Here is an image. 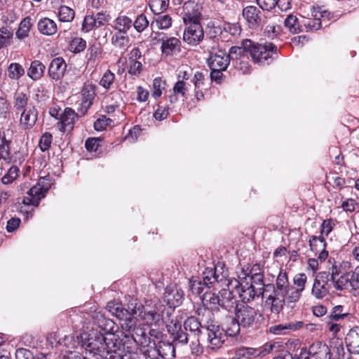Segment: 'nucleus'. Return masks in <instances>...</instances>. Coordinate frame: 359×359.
<instances>
[{"mask_svg": "<svg viewBox=\"0 0 359 359\" xmlns=\"http://www.w3.org/2000/svg\"><path fill=\"white\" fill-rule=\"evenodd\" d=\"M292 285H290L288 274L285 270L280 269L276 283H269L261 292H266L265 303L270 305L272 313L279 314L285 305L293 308L295 300L291 299Z\"/></svg>", "mask_w": 359, "mask_h": 359, "instance_id": "f257e3e1", "label": "nucleus"}, {"mask_svg": "<svg viewBox=\"0 0 359 359\" xmlns=\"http://www.w3.org/2000/svg\"><path fill=\"white\" fill-rule=\"evenodd\" d=\"M91 318L93 325L100 329L97 342H107L113 345L123 344V340L115 334V328L117 327L113 320L107 317L102 311L96 310L92 312Z\"/></svg>", "mask_w": 359, "mask_h": 359, "instance_id": "f03ea898", "label": "nucleus"}, {"mask_svg": "<svg viewBox=\"0 0 359 359\" xmlns=\"http://www.w3.org/2000/svg\"><path fill=\"white\" fill-rule=\"evenodd\" d=\"M242 46L256 63L269 64L273 55H277V46L271 42L259 43L250 39L243 40Z\"/></svg>", "mask_w": 359, "mask_h": 359, "instance_id": "7ed1b4c3", "label": "nucleus"}, {"mask_svg": "<svg viewBox=\"0 0 359 359\" xmlns=\"http://www.w3.org/2000/svg\"><path fill=\"white\" fill-rule=\"evenodd\" d=\"M237 320L243 329L257 330L263 320L262 315L257 309L247 304L241 305L234 311Z\"/></svg>", "mask_w": 359, "mask_h": 359, "instance_id": "20e7f679", "label": "nucleus"}, {"mask_svg": "<svg viewBox=\"0 0 359 359\" xmlns=\"http://www.w3.org/2000/svg\"><path fill=\"white\" fill-rule=\"evenodd\" d=\"M328 262L331 264L328 271L331 274V281L333 287L339 291L346 290L350 272L348 270L351 268V264L348 262H337L332 257L329 258Z\"/></svg>", "mask_w": 359, "mask_h": 359, "instance_id": "39448f33", "label": "nucleus"}, {"mask_svg": "<svg viewBox=\"0 0 359 359\" xmlns=\"http://www.w3.org/2000/svg\"><path fill=\"white\" fill-rule=\"evenodd\" d=\"M242 16L246 21L249 29L257 30L263 29V26L267 23L270 17L263 13L259 7L250 5L244 7L242 11Z\"/></svg>", "mask_w": 359, "mask_h": 359, "instance_id": "423d86ee", "label": "nucleus"}, {"mask_svg": "<svg viewBox=\"0 0 359 359\" xmlns=\"http://www.w3.org/2000/svg\"><path fill=\"white\" fill-rule=\"evenodd\" d=\"M165 313L168 318L172 314L170 310L165 309L164 305L155 304L153 307L148 305L142 320L146 322V325L148 327H163L165 324Z\"/></svg>", "mask_w": 359, "mask_h": 359, "instance_id": "0eeeda50", "label": "nucleus"}, {"mask_svg": "<svg viewBox=\"0 0 359 359\" xmlns=\"http://www.w3.org/2000/svg\"><path fill=\"white\" fill-rule=\"evenodd\" d=\"M175 346L172 342L160 340L153 342L150 349L144 351V357L150 359H174L175 358Z\"/></svg>", "mask_w": 359, "mask_h": 359, "instance_id": "6e6552de", "label": "nucleus"}, {"mask_svg": "<svg viewBox=\"0 0 359 359\" xmlns=\"http://www.w3.org/2000/svg\"><path fill=\"white\" fill-rule=\"evenodd\" d=\"M154 39L161 43V50L163 55L171 57L182 51V43L176 37H168L165 34L158 32L156 34Z\"/></svg>", "mask_w": 359, "mask_h": 359, "instance_id": "1a4fd4ad", "label": "nucleus"}, {"mask_svg": "<svg viewBox=\"0 0 359 359\" xmlns=\"http://www.w3.org/2000/svg\"><path fill=\"white\" fill-rule=\"evenodd\" d=\"M203 328L204 330L203 334L207 335L211 348L212 349L220 348L225 341L226 337L223 328H221L217 323L213 322L210 323L208 322L205 327Z\"/></svg>", "mask_w": 359, "mask_h": 359, "instance_id": "9d476101", "label": "nucleus"}, {"mask_svg": "<svg viewBox=\"0 0 359 359\" xmlns=\"http://www.w3.org/2000/svg\"><path fill=\"white\" fill-rule=\"evenodd\" d=\"M167 332L172 338V342L175 346H184L188 344L189 334L178 320H171L170 324H166Z\"/></svg>", "mask_w": 359, "mask_h": 359, "instance_id": "9b49d317", "label": "nucleus"}, {"mask_svg": "<svg viewBox=\"0 0 359 359\" xmlns=\"http://www.w3.org/2000/svg\"><path fill=\"white\" fill-rule=\"evenodd\" d=\"M202 9V4L194 0L186 1L183 5L182 13L184 24L188 25L189 22H201Z\"/></svg>", "mask_w": 359, "mask_h": 359, "instance_id": "f8f14e48", "label": "nucleus"}, {"mask_svg": "<svg viewBox=\"0 0 359 359\" xmlns=\"http://www.w3.org/2000/svg\"><path fill=\"white\" fill-rule=\"evenodd\" d=\"M183 40L191 46L198 45L204 37V32L201 22H189L185 25Z\"/></svg>", "mask_w": 359, "mask_h": 359, "instance_id": "ddd939ff", "label": "nucleus"}, {"mask_svg": "<svg viewBox=\"0 0 359 359\" xmlns=\"http://www.w3.org/2000/svg\"><path fill=\"white\" fill-rule=\"evenodd\" d=\"M96 89L97 86L95 84L84 83L81 91L82 97L81 108L78 109L81 116H84L92 106L96 96Z\"/></svg>", "mask_w": 359, "mask_h": 359, "instance_id": "4468645a", "label": "nucleus"}, {"mask_svg": "<svg viewBox=\"0 0 359 359\" xmlns=\"http://www.w3.org/2000/svg\"><path fill=\"white\" fill-rule=\"evenodd\" d=\"M184 296V292L180 287L176 285H169L165 287L163 300L170 309H175L182 304Z\"/></svg>", "mask_w": 359, "mask_h": 359, "instance_id": "2eb2a0df", "label": "nucleus"}, {"mask_svg": "<svg viewBox=\"0 0 359 359\" xmlns=\"http://www.w3.org/2000/svg\"><path fill=\"white\" fill-rule=\"evenodd\" d=\"M272 348L273 346L271 344H266L264 349L243 346L236 350L235 357L236 359H255L257 357L264 356Z\"/></svg>", "mask_w": 359, "mask_h": 359, "instance_id": "dca6fc26", "label": "nucleus"}, {"mask_svg": "<svg viewBox=\"0 0 359 359\" xmlns=\"http://www.w3.org/2000/svg\"><path fill=\"white\" fill-rule=\"evenodd\" d=\"M219 310L222 309L228 312H232L238 307L236 297L230 289H221L219 291Z\"/></svg>", "mask_w": 359, "mask_h": 359, "instance_id": "f3484780", "label": "nucleus"}, {"mask_svg": "<svg viewBox=\"0 0 359 359\" xmlns=\"http://www.w3.org/2000/svg\"><path fill=\"white\" fill-rule=\"evenodd\" d=\"M67 70V64L62 57L53 58L48 69V74L50 79L59 81L63 78Z\"/></svg>", "mask_w": 359, "mask_h": 359, "instance_id": "a211bd4d", "label": "nucleus"}, {"mask_svg": "<svg viewBox=\"0 0 359 359\" xmlns=\"http://www.w3.org/2000/svg\"><path fill=\"white\" fill-rule=\"evenodd\" d=\"M208 63L209 67L226 69L230 63L229 56L225 50L217 48L215 52L210 53Z\"/></svg>", "mask_w": 359, "mask_h": 359, "instance_id": "6ab92c4d", "label": "nucleus"}, {"mask_svg": "<svg viewBox=\"0 0 359 359\" xmlns=\"http://www.w3.org/2000/svg\"><path fill=\"white\" fill-rule=\"evenodd\" d=\"M191 81L194 84L195 97L198 101H201L204 98V92L209 89L205 75L201 72H196Z\"/></svg>", "mask_w": 359, "mask_h": 359, "instance_id": "aec40b11", "label": "nucleus"}, {"mask_svg": "<svg viewBox=\"0 0 359 359\" xmlns=\"http://www.w3.org/2000/svg\"><path fill=\"white\" fill-rule=\"evenodd\" d=\"M79 116V114L75 113L72 108L66 107L61 114L60 121L57 124L60 126L59 130L63 133L71 131L74 128L75 118Z\"/></svg>", "mask_w": 359, "mask_h": 359, "instance_id": "412c9836", "label": "nucleus"}, {"mask_svg": "<svg viewBox=\"0 0 359 359\" xmlns=\"http://www.w3.org/2000/svg\"><path fill=\"white\" fill-rule=\"evenodd\" d=\"M38 118V111L36 107L29 104V108L21 111L20 123L25 129H31L36 124Z\"/></svg>", "mask_w": 359, "mask_h": 359, "instance_id": "4be33fe9", "label": "nucleus"}, {"mask_svg": "<svg viewBox=\"0 0 359 359\" xmlns=\"http://www.w3.org/2000/svg\"><path fill=\"white\" fill-rule=\"evenodd\" d=\"M345 344L351 354H359V326L351 328L345 337Z\"/></svg>", "mask_w": 359, "mask_h": 359, "instance_id": "5701e85b", "label": "nucleus"}, {"mask_svg": "<svg viewBox=\"0 0 359 359\" xmlns=\"http://www.w3.org/2000/svg\"><path fill=\"white\" fill-rule=\"evenodd\" d=\"M304 325L302 321L290 322L285 324H278L271 326L267 332L276 335H284L301 329Z\"/></svg>", "mask_w": 359, "mask_h": 359, "instance_id": "b1692460", "label": "nucleus"}, {"mask_svg": "<svg viewBox=\"0 0 359 359\" xmlns=\"http://www.w3.org/2000/svg\"><path fill=\"white\" fill-rule=\"evenodd\" d=\"M307 276L305 273H298L293 278L292 291L291 292V299L295 300V303L298 302L302 297V293L305 289Z\"/></svg>", "mask_w": 359, "mask_h": 359, "instance_id": "393cba45", "label": "nucleus"}, {"mask_svg": "<svg viewBox=\"0 0 359 359\" xmlns=\"http://www.w3.org/2000/svg\"><path fill=\"white\" fill-rule=\"evenodd\" d=\"M202 302L204 307L211 311L212 313L219 311V292L205 291L202 297Z\"/></svg>", "mask_w": 359, "mask_h": 359, "instance_id": "a878e982", "label": "nucleus"}, {"mask_svg": "<svg viewBox=\"0 0 359 359\" xmlns=\"http://www.w3.org/2000/svg\"><path fill=\"white\" fill-rule=\"evenodd\" d=\"M37 28L39 32L45 36H53L57 32L56 22L48 18H41L38 21Z\"/></svg>", "mask_w": 359, "mask_h": 359, "instance_id": "bb28decb", "label": "nucleus"}, {"mask_svg": "<svg viewBox=\"0 0 359 359\" xmlns=\"http://www.w3.org/2000/svg\"><path fill=\"white\" fill-rule=\"evenodd\" d=\"M107 309L116 318L121 320L126 319L127 316H130L128 308H126L121 302L111 301L107 304Z\"/></svg>", "mask_w": 359, "mask_h": 359, "instance_id": "cd10ccee", "label": "nucleus"}, {"mask_svg": "<svg viewBox=\"0 0 359 359\" xmlns=\"http://www.w3.org/2000/svg\"><path fill=\"white\" fill-rule=\"evenodd\" d=\"M264 287H255V285L250 284L247 285L245 290H241L239 292V296L244 302H250L253 300L255 297L262 296V297H266V292H261L264 290Z\"/></svg>", "mask_w": 359, "mask_h": 359, "instance_id": "c85d7f7f", "label": "nucleus"}, {"mask_svg": "<svg viewBox=\"0 0 359 359\" xmlns=\"http://www.w3.org/2000/svg\"><path fill=\"white\" fill-rule=\"evenodd\" d=\"M241 328L242 325L237 320V317L235 315L233 317L229 316L226 318L223 330L226 336L236 337L240 333Z\"/></svg>", "mask_w": 359, "mask_h": 359, "instance_id": "c756f323", "label": "nucleus"}, {"mask_svg": "<svg viewBox=\"0 0 359 359\" xmlns=\"http://www.w3.org/2000/svg\"><path fill=\"white\" fill-rule=\"evenodd\" d=\"M147 304L144 305L137 299L134 298L130 299L127 304L128 311L130 316L134 317L136 316L140 319H142L143 315L145 314V311L147 309Z\"/></svg>", "mask_w": 359, "mask_h": 359, "instance_id": "7c9ffc66", "label": "nucleus"}, {"mask_svg": "<svg viewBox=\"0 0 359 359\" xmlns=\"http://www.w3.org/2000/svg\"><path fill=\"white\" fill-rule=\"evenodd\" d=\"M182 327L187 332L189 331L194 335L199 336L203 334L204 330L203 327H205V325L203 326L196 317L191 316L184 320Z\"/></svg>", "mask_w": 359, "mask_h": 359, "instance_id": "2f4dec72", "label": "nucleus"}, {"mask_svg": "<svg viewBox=\"0 0 359 359\" xmlns=\"http://www.w3.org/2000/svg\"><path fill=\"white\" fill-rule=\"evenodd\" d=\"M46 66L40 60H35L31 62L27 70V76L34 81L39 80L43 77Z\"/></svg>", "mask_w": 359, "mask_h": 359, "instance_id": "473e14b6", "label": "nucleus"}, {"mask_svg": "<svg viewBox=\"0 0 359 359\" xmlns=\"http://www.w3.org/2000/svg\"><path fill=\"white\" fill-rule=\"evenodd\" d=\"M32 18L29 16L23 18L15 32V36L19 40H24L29 36V32L32 27Z\"/></svg>", "mask_w": 359, "mask_h": 359, "instance_id": "72a5a7b5", "label": "nucleus"}, {"mask_svg": "<svg viewBox=\"0 0 359 359\" xmlns=\"http://www.w3.org/2000/svg\"><path fill=\"white\" fill-rule=\"evenodd\" d=\"M13 107L17 113L29 108V97L25 93L17 92L14 95Z\"/></svg>", "mask_w": 359, "mask_h": 359, "instance_id": "f704fd0d", "label": "nucleus"}, {"mask_svg": "<svg viewBox=\"0 0 359 359\" xmlns=\"http://www.w3.org/2000/svg\"><path fill=\"white\" fill-rule=\"evenodd\" d=\"M13 37V29L10 25L0 27V49L11 45Z\"/></svg>", "mask_w": 359, "mask_h": 359, "instance_id": "c9c22d12", "label": "nucleus"}, {"mask_svg": "<svg viewBox=\"0 0 359 359\" xmlns=\"http://www.w3.org/2000/svg\"><path fill=\"white\" fill-rule=\"evenodd\" d=\"M284 25L292 34H297L303 32V26L299 21L297 17L292 14L287 16L284 20Z\"/></svg>", "mask_w": 359, "mask_h": 359, "instance_id": "e433bc0d", "label": "nucleus"}, {"mask_svg": "<svg viewBox=\"0 0 359 359\" xmlns=\"http://www.w3.org/2000/svg\"><path fill=\"white\" fill-rule=\"evenodd\" d=\"M132 27V20L126 15H121L114 20V29L117 32L127 34Z\"/></svg>", "mask_w": 359, "mask_h": 359, "instance_id": "4c0bfd02", "label": "nucleus"}, {"mask_svg": "<svg viewBox=\"0 0 359 359\" xmlns=\"http://www.w3.org/2000/svg\"><path fill=\"white\" fill-rule=\"evenodd\" d=\"M351 315L342 305H337L332 309V311L327 316L330 320L339 321L346 318H351Z\"/></svg>", "mask_w": 359, "mask_h": 359, "instance_id": "58836bf2", "label": "nucleus"}, {"mask_svg": "<svg viewBox=\"0 0 359 359\" xmlns=\"http://www.w3.org/2000/svg\"><path fill=\"white\" fill-rule=\"evenodd\" d=\"M248 53H249L244 48V46L241 45V46L231 47L227 55L229 56L230 61L232 60L234 63L242 58L248 60Z\"/></svg>", "mask_w": 359, "mask_h": 359, "instance_id": "ea45409f", "label": "nucleus"}, {"mask_svg": "<svg viewBox=\"0 0 359 359\" xmlns=\"http://www.w3.org/2000/svg\"><path fill=\"white\" fill-rule=\"evenodd\" d=\"M57 15L60 22H70L75 17V12L70 7L62 5L59 7Z\"/></svg>", "mask_w": 359, "mask_h": 359, "instance_id": "a19ab883", "label": "nucleus"}, {"mask_svg": "<svg viewBox=\"0 0 359 359\" xmlns=\"http://www.w3.org/2000/svg\"><path fill=\"white\" fill-rule=\"evenodd\" d=\"M128 317V318H126V319L121 320L122 323H121V327L125 337L129 339L130 335L133 334V332L135 329L137 320L133 316Z\"/></svg>", "mask_w": 359, "mask_h": 359, "instance_id": "79ce46f5", "label": "nucleus"}, {"mask_svg": "<svg viewBox=\"0 0 359 359\" xmlns=\"http://www.w3.org/2000/svg\"><path fill=\"white\" fill-rule=\"evenodd\" d=\"M125 348L123 346L119 351H116V358L118 359H141L140 354L137 351H133L131 347L126 345V342H123Z\"/></svg>", "mask_w": 359, "mask_h": 359, "instance_id": "37998d69", "label": "nucleus"}, {"mask_svg": "<svg viewBox=\"0 0 359 359\" xmlns=\"http://www.w3.org/2000/svg\"><path fill=\"white\" fill-rule=\"evenodd\" d=\"M126 34L116 32L111 38V44L116 48L125 49L130 41V39Z\"/></svg>", "mask_w": 359, "mask_h": 359, "instance_id": "c03bdc74", "label": "nucleus"}, {"mask_svg": "<svg viewBox=\"0 0 359 359\" xmlns=\"http://www.w3.org/2000/svg\"><path fill=\"white\" fill-rule=\"evenodd\" d=\"M169 2V0H149V6L155 15H159L167 10Z\"/></svg>", "mask_w": 359, "mask_h": 359, "instance_id": "a18cd8bd", "label": "nucleus"}, {"mask_svg": "<svg viewBox=\"0 0 359 359\" xmlns=\"http://www.w3.org/2000/svg\"><path fill=\"white\" fill-rule=\"evenodd\" d=\"M312 15L313 17H318L320 18L321 22L323 21H329L334 19V14L326 9L323 6H317L313 7L312 11Z\"/></svg>", "mask_w": 359, "mask_h": 359, "instance_id": "49530a36", "label": "nucleus"}, {"mask_svg": "<svg viewBox=\"0 0 359 359\" xmlns=\"http://www.w3.org/2000/svg\"><path fill=\"white\" fill-rule=\"evenodd\" d=\"M135 342L141 346V351L144 355V351L147 348L150 349L153 342H154V339H151V337L149 336L148 332H147L146 328H144V333H142V334L140 335Z\"/></svg>", "mask_w": 359, "mask_h": 359, "instance_id": "de8ad7c7", "label": "nucleus"}, {"mask_svg": "<svg viewBox=\"0 0 359 359\" xmlns=\"http://www.w3.org/2000/svg\"><path fill=\"white\" fill-rule=\"evenodd\" d=\"M330 286L314 280L311 293L317 299L324 298L329 292Z\"/></svg>", "mask_w": 359, "mask_h": 359, "instance_id": "09e8293b", "label": "nucleus"}, {"mask_svg": "<svg viewBox=\"0 0 359 359\" xmlns=\"http://www.w3.org/2000/svg\"><path fill=\"white\" fill-rule=\"evenodd\" d=\"M349 287L353 290H359V266L349 272L346 289Z\"/></svg>", "mask_w": 359, "mask_h": 359, "instance_id": "8fccbe9b", "label": "nucleus"}, {"mask_svg": "<svg viewBox=\"0 0 359 359\" xmlns=\"http://www.w3.org/2000/svg\"><path fill=\"white\" fill-rule=\"evenodd\" d=\"M8 72L9 78L18 80L25 74V69L20 64L13 62L9 65Z\"/></svg>", "mask_w": 359, "mask_h": 359, "instance_id": "3c124183", "label": "nucleus"}, {"mask_svg": "<svg viewBox=\"0 0 359 359\" xmlns=\"http://www.w3.org/2000/svg\"><path fill=\"white\" fill-rule=\"evenodd\" d=\"M102 142L103 139L101 137H88L85 142V147L89 152H97Z\"/></svg>", "mask_w": 359, "mask_h": 359, "instance_id": "603ef678", "label": "nucleus"}, {"mask_svg": "<svg viewBox=\"0 0 359 359\" xmlns=\"http://www.w3.org/2000/svg\"><path fill=\"white\" fill-rule=\"evenodd\" d=\"M132 26L139 32H142L149 26V20L144 13L138 15L134 22L132 21Z\"/></svg>", "mask_w": 359, "mask_h": 359, "instance_id": "864d4df0", "label": "nucleus"}, {"mask_svg": "<svg viewBox=\"0 0 359 359\" xmlns=\"http://www.w3.org/2000/svg\"><path fill=\"white\" fill-rule=\"evenodd\" d=\"M115 78V74L111 72L110 69H107L103 74L99 83L104 89L108 90L111 89L112 85L114 84Z\"/></svg>", "mask_w": 359, "mask_h": 359, "instance_id": "5fc2aeb1", "label": "nucleus"}, {"mask_svg": "<svg viewBox=\"0 0 359 359\" xmlns=\"http://www.w3.org/2000/svg\"><path fill=\"white\" fill-rule=\"evenodd\" d=\"M262 273H264V271L259 264H255L250 268L249 266L246 269L243 268L241 271L243 279L245 280H247V278L251 277V276H256Z\"/></svg>", "mask_w": 359, "mask_h": 359, "instance_id": "6e6d98bb", "label": "nucleus"}, {"mask_svg": "<svg viewBox=\"0 0 359 359\" xmlns=\"http://www.w3.org/2000/svg\"><path fill=\"white\" fill-rule=\"evenodd\" d=\"M86 48V41L82 38L75 37L69 43V48L74 53H79L83 51Z\"/></svg>", "mask_w": 359, "mask_h": 359, "instance_id": "4d7b16f0", "label": "nucleus"}, {"mask_svg": "<svg viewBox=\"0 0 359 359\" xmlns=\"http://www.w3.org/2000/svg\"><path fill=\"white\" fill-rule=\"evenodd\" d=\"M208 36L210 39H217L218 37L222 38V35L224 33L222 25H216L215 22H210L208 25Z\"/></svg>", "mask_w": 359, "mask_h": 359, "instance_id": "13d9d810", "label": "nucleus"}, {"mask_svg": "<svg viewBox=\"0 0 359 359\" xmlns=\"http://www.w3.org/2000/svg\"><path fill=\"white\" fill-rule=\"evenodd\" d=\"M10 144L11 141L4 138L1 140L0 143V159H4L8 163L11 162L10 156Z\"/></svg>", "mask_w": 359, "mask_h": 359, "instance_id": "bf43d9fd", "label": "nucleus"}, {"mask_svg": "<svg viewBox=\"0 0 359 359\" xmlns=\"http://www.w3.org/2000/svg\"><path fill=\"white\" fill-rule=\"evenodd\" d=\"M169 114V107L166 104L160 102L157 105V109L154 113V117L156 120L163 121L165 119Z\"/></svg>", "mask_w": 359, "mask_h": 359, "instance_id": "052dcab7", "label": "nucleus"}, {"mask_svg": "<svg viewBox=\"0 0 359 359\" xmlns=\"http://www.w3.org/2000/svg\"><path fill=\"white\" fill-rule=\"evenodd\" d=\"M97 28H98V27H97L95 15L93 14L86 15L82 24V31L88 32Z\"/></svg>", "mask_w": 359, "mask_h": 359, "instance_id": "680f3d73", "label": "nucleus"}, {"mask_svg": "<svg viewBox=\"0 0 359 359\" xmlns=\"http://www.w3.org/2000/svg\"><path fill=\"white\" fill-rule=\"evenodd\" d=\"M222 29L224 32L228 33L231 36H238L241 32V27L238 23L224 22Z\"/></svg>", "mask_w": 359, "mask_h": 359, "instance_id": "e2e57ef3", "label": "nucleus"}, {"mask_svg": "<svg viewBox=\"0 0 359 359\" xmlns=\"http://www.w3.org/2000/svg\"><path fill=\"white\" fill-rule=\"evenodd\" d=\"M19 168L16 165L11 166L7 173L1 178L3 184H8L12 183L18 176Z\"/></svg>", "mask_w": 359, "mask_h": 359, "instance_id": "0e129e2a", "label": "nucleus"}, {"mask_svg": "<svg viewBox=\"0 0 359 359\" xmlns=\"http://www.w3.org/2000/svg\"><path fill=\"white\" fill-rule=\"evenodd\" d=\"M320 341H318L317 343L313 344L309 348V351H306L302 350L299 357L297 358V359H309V356L311 358L315 354H316L317 352H318V348L320 346L323 345Z\"/></svg>", "mask_w": 359, "mask_h": 359, "instance_id": "69168bd1", "label": "nucleus"}, {"mask_svg": "<svg viewBox=\"0 0 359 359\" xmlns=\"http://www.w3.org/2000/svg\"><path fill=\"white\" fill-rule=\"evenodd\" d=\"M53 136L50 133L46 132L42 135L39 140V146L42 151H48L51 146Z\"/></svg>", "mask_w": 359, "mask_h": 359, "instance_id": "338daca9", "label": "nucleus"}, {"mask_svg": "<svg viewBox=\"0 0 359 359\" xmlns=\"http://www.w3.org/2000/svg\"><path fill=\"white\" fill-rule=\"evenodd\" d=\"M158 29H168L172 25V18L169 15H160L156 18Z\"/></svg>", "mask_w": 359, "mask_h": 359, "instance_id": "774afa93", "label": "nucleus"}]
</instances>
